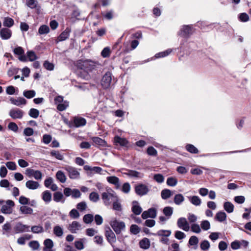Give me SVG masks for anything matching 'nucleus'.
<instances>
[{
	"instance_id": "obj_1",
	"label": "nucleus",
	"mask_w": 251,
	"mask_h": 251,
	"mask_svg": "<svg viewBox=\"0 0 251 251\" xmlns=\"http://www.w3.org/2000/svg\"><path fill=\"white\" fill-rule=\"evenodd\" d=\"M98 63L91 59H81L76 61V73L77 75L84 79H88L90 78L89 73L92 72L96 68Z\"/></svg>"
},
{
	"instance_id": "obj_2",
	"label": "nucleus",
	"mask_w": 251,
	"mask_h": 251,
	"mask_svg": "<svg viewBox=\"0 0 251 251\" xmlns=\"http://www.w3.org/2000/svg\"><path fill=\"white\" fill-rule=\"evenodd\" d=\"M192 34V28L189 25H183V27L180 29V31L178 32V34L184 38L185 39L181 41L179 49L181 50H183V45L185 42H186V39L189 37L190 35Z\"/></svg>"
},
{
	"instance_id": "obj_3",
	"label": "nucleus",
	"mask_w": 251,
	"mask_h": 251,
	"mask_svg": "<svg viewBox=\"0 0 251 251\" xmlns=\"http://www.w3.org/2000/svg\"><path fill=\"white\" fill-rule=\"evenodd\" d=\"M109 224L117 235L120 234L126 227L125 223L123 221L117 220L116 218L112 219Z\"/></svg>"
},
{
	"instance_id": "obj_4",
	"label": "nucleus",
	"mask_w": 251,
	"mask_h": 251,
	"mask_svg": "<svg viewBox=\"0 0 251 251\" xmlns=\"http://www.w3.org/2000/svg\"><path fill=\"white\" fill-rule=\"evenodd\" d=\"M108 190H110L111 192L107 191L101 194V199L105 206L110 205L112 201H113L118 197L115 192L111 189L109 188Z\"/></svg>"
},
{
	"instance_id": "obj_5",
	"label": "nucleus",
	"mask_w": 251,
	"mask_h": 251,
	"mask_svg": "<svg viewBox=\"0 0 251 251\" xmlns=\"http://www.w3.org/2000/svg\"><path fill=\"white\" fill-rule=\"evenodd\" d=\"M104 235L107 242L112 246L116 242V237L115 234L109 226L105 227Z\"/></svg>"
},
{
	"instance_id": "obj_6",
	"label": "nucleus",
	"mask_w": 251,
	"mask_h": 251,
	"mask_svg": "<svg viewBox=\"0 0 251 251\" xmlns=\"http://www.w3.org/2000/svg\"><path fill=\"white\" fill-rule=\"evenodd\" d=\"M134 190L135 193L139 196H143L147 195L150 191L148 186L143 183H138L135 185Z\"/></svg>"
},
{
	"instance_id": "obj_7",
	"label": "nucleus",
	"mask_w": 251,
	"mask_h": 251,
	"mask_svg": "<svg viewBox=\"0 0 251 251\" xmlns=\"http://www.w3.org/2000/svg\"><path fill=\"white\" fill-rule=\"evenodd\" d=\"M112 75L110 72H107L103 75L101 80V85L104 89H106L110 87L112 81Z\"/></svg>"
},
{
	"instance_id": "obj_8",
	"label": "nucleus",
	"mask_w": 251,
	"mask_h": 251,
	"mask_svg": "<svg viewBox=\"0 0 251 251\" xmlns=\"http://www.w3.org/2000/svg\"><path fill=\"white\" fill-rule=\"evenodd\" d=\"M6 204L2 206L1 208V212L4 214H11L12 212V208L15 205L14 201L8 200L6 201Z\"/></svg>"
},
{
	"instance_id": "obj_9",
	"label": "nucleus",
	"mask_w": 251,
	"mask_h": 251,
	"mask_svg": "<svg viewBox=\"0 0 251 251\" xmlns=\"http://www.w3.org/2000/svg\"><path fill=\"white\" fill-rule=\"evenodd\" d=\"M24 111L17 108L11 109L9 112V116L13 119H21L23 118Z\"/></svg>"
},
{
	"instance_id": "obj_10",
	"label": "nucleus",
	"mask_w": 251,
	"mask_h": 251,
	"mask_svg": "<svg viewBox=\"0 0 251 251\" xmlns=\"http://www.w3.org/2000/svg\"><path fill=\"white\" fill-rule=\"evenodd\" d=\"M70 10L71 12L70 16L67 17L66 19H69L71 22H75V20L79 19L78 17L80 15V11L75 5H72Z\"/></svg>"
},
{
	"instance_id": "obj_11",
	"label": "nucleus",
	"mask_w": 251,
	"mask_h": 251,
	"mask_svg": "<svg viewBox=\"0 0 251 251\" xmlns=\"http://www.w3.org/2000/svg\"><path fill=\"white\" fill-rule=\"evenodd\" d=\"M86 124V120L82 117H75L70 125L71 127H79L85 126Z\"/></svg>"
},
{
	"instance_id": "obj_12",
	"label": "nucleus",
	"mask_w": 251,
	"mask_h": 251,
	"mask_svg": "<svg viewBox=\"0 0 251 251\" xmlns=\"http://www.w3.org/2000/svg\"><path fill=\"white\" fill-rule=\"evenodd\" d=\"M177 226L185 231H188L190 226L185 218L181 217L178 219L177 221Z\"/></svg>"
},
{
	"instance_id": "obj_13",
	"label": "nucleus",
	"mask_w": 251,
	"mask_h": 251,
	"mask_svg": "<svg viewBox=\"0 0 251 251\" xmlns=\"http://www.w3.org/2000/svg\"><path fill=\"white\" fill-rule=\"evenodd\" d=\"M85 171H89L88 175L92 176L94 173L101 174L102 169L100 167H91L89 165H85L83 167Z\"/></svg>"
},
{
	"instance_id": "obj_14",
	"label": "nucleus",
	"mask_w": 251,
	"mask_h": 251,
	"mask_svg": "<svg viewBox=\"0 0 251 251\" xmlns=\"http://www.w3.org/2000/svg\"><path fill=\"white\" fill-rule=\"evenodd\" d=\"M157 211L155 208H150L146 211H144L142 214V218L147 219L148 218H154L156 216Z\"/></svg>"
},
{
	"instance_id": "obj_15",
	"label": "nucleus",
	"mask_w": 251,
	"mask_h": 251,
	"mask_svg": "<svg viewBox=\"0 0 251 251\" xmlns=\"http://www.w3.org/2000/svg\"><path fill=\"white\" fill-rule=\"evenodd\" d=\"M29 226L23 225L20 222L18 223L14 227V230L16 233H22L25 231H28Z\"/></svg>"
},
{
	"instance_id": "obj_16",
	"label": "nucleus",
	"mask_w": 251,
	"mask_h": 251,
	"mask_svg": "<svg viewBox=\"0 0 251 251\" xmlns=\"http://www.w3.org/2000/svg\"><path fill=\"white\" fill-rule=\"evenodd\" d=\"M13 52L15 54L19 55V59L22 62H26L27 60L26 56L24 54V50L21 47L15 48Z\"/></svg>"
},
{
	"instance_id": "obj_17",
	"label": "nucleus",
	"mask_w": 251,
	"mask_h": 251,
	"mask_svg": "<svg viewBox=\"0 0 251 251\" xmlns=\"http://www.w3.org/2000/svg\"><path fill=\"white\" fill-rule=\"evenodd\" d=\"M122 170L123 171H127L128 174H127V176L130 177L141 178L144 176L143 174L135 170H129L125 168H122Z\"/></svg>"
},
{
	"instance_id": "obj_18",
	"label": "nucleus",
	"mask_w": 251,
	"mask_h": 251,
	"mask_svg": "<svg viewBox=\"0 0 251 251\" xmlns=\"http://www.w3.org/2000/svg\"><path fill=\"white\" fill-rule=\"evenodd\" d=\"M11 103L17 106H21L22 105H25L26 104V100L23 97H18L17 99L11 98L10 99Z\"/></svg>"
},
{
	"instance_id": "obj_19",
	"label": "nucleus",
	"mask_w": 251,
	"mask_h": 251,
	"mask_svg": "<svg viewBox=\"0 0 251 251\" xmlns=\"http://www.w3.org/2000/svg\"><path fill=\"white\" fill-rule=\"evenodd\" d=\"M216 25H217V23H211L210 24H207L206 22L202 21H199L197 23V26H198L201 29H207V30L213 29L215 27Z\"/></svg>"
},
{
	"instance_id": "obj_20",
	"label": "nucleus",
	"mask_w": 251,
	"mask_h": 251,
	"mask_svg": "<svg viewBox=\"0 0 251 251\" xmlns=\"http://www.w3.org/2000/svg\"><path fill=\"white\" fill-rule=\"evenodd\" d=\"M11 30L7 28H2L0 31V35L3 40L9 39L11 37Z\"/></svg>"
},
{
	"instance_id": "obj_21",
	"label": "nucleus",
	"mask_w": 251,
	"mask_h": 251,
	"mask_svg": "<svg viewBox=\"0 0 251 251\" xmlns=\"http://www.w3.org/2000/svg\"><path fill=\"white\" fill-rule=\"evenodd\" d=\"M131 210L132 212L136 215H140L142 211V207L139 205L138 202L136 201L132 202Z\"/></svg>"
},
{
	"instance_id": "obj_22",
	"label": "nucleus",
	"mask_w": 251,
	"mask_h": 251,
	"mask_svg": "<svg viewBox=\"0 0 251 251\" xmlns=\"http://www.w3.org/2000/svg\"><path fill=\"white\" fill-rule=\"evenodd\" d=\"M80 228L81 225L78 222L73 221L70 224L68 229L72 233H75Z\"/></svg>"
},
{
	"instance_id": "obj_23",
	"label": "nucleus",
	"mask_w": 251,
	"mask_h": 251,
	"mask_svg": "<svg viewBox=\"0 0 251 251\" xmlns=\"http://www.w3.org/2000/svg\"><path fill=\"white\" fill-rule=\"evenodd\" d=\"M112 209L116 211H122L123 210L122 206L121 201L117 197L113 201L112 203Z\"/></svg>"
},
{
	"instance_id": "obj_24",
	"label": "nucleus",
	"mask_w": 251,
	"mask_h": 251,
	"mask_svg": "<svg viewBox=\"0 0 251 251\" xmlns=\"http://www.w3.org/2000/svg\"><path fill=\"white\" fill-rule=\"evenodd\" d=\"M114 142L116 145H119L121 146L126 147L127 145L128 142L125 138H122L119 136H116L114 137Z\"/></svg>"
},
{
	"instance_id": "obj_25",
	"label": "nucleus",
	"mask_w": 251,
	"mask_h": 251,
	"mask_svg": "<svg viewBox=\"0 0 251 251\" xmlns=\"http://www.w3.org/2000/svg\"><path fill=\"white\" fill-rule=\"evenodd\" d=\"M92 140L93 142L97 146L101 147H107L106 142L104 140L99 137H94L92 138Z\"/></svg>"
},
{
	"instance_id": "obj_26",
	"label": "nucleus",
	"mask_w": 251,
	"mask_h": 251,
	"mask_svg": "<svg viewBox=\"0 0 251 251\" xmlns=\"http://www.w3.org/2000/svg\"><path fill=\"white\" fill-rule=\"evenodd\" d=\"M25 186L29 189L35 190L39 187L40 184L37 181L28 180L25 183Z\"/></svg>"
},
{
	"instance_id": "obj_27",
	"label": "nucleus",
	"mask_w": 251,
	"mask_h": 251,
	"mask_svg": "<svg viewBox=\"0 0 251 251\" xmlns=\"http://www.w3.org/2000/svg\"><path fill=\"white\" fill-rule=\"evenodd\" d=\"M151 245L150 241L147 238H144L139 242V246L141 249H148Z\"/></svg>"
},
{
	"instance_id": "obj_28",
	"label": "nucleus",
	"mask_w": 251,
	"mask_h": 251,
	"mask_svg": "<svg viewBox=\"0 0 251 251\" xmlns=\"http://www.w3.org/2000/svg\"><path fill=\"white\" fill-rule=\"evenodd\" d=\"M107 181L112 184H114L116 186L117 188L119 187L120 186V180L118 177L115 176H108L106 178Z\"/></svg>"
},
{
	"instance_id": "obj_29",
	"label": "nucleus",
	"mask_w": 251,
	"mask_h": 251,
	"mask_svg": "<svg viewBox=\"0 0 251 251\" xmlns=\"http://www.w3.org/2000/svg\"><path fill=\"white\" fill-rule=\"evenodd\" d=\"M189 201L195 206H199L201 203V199L197 196L188 197Z\"/></svg>"
},
{
	"instance_id": "obj_30",
	"label": "nucleus",
	"mask_w": 251,
	"mask_h": 251,
	"mask_svg": "<svg viewBox=\"0 0 251 251\" xmlns=\"http://www.w3.org/2000/svg\"><path fill=\"white\" fill-rule=\"evenodd\" d=\"M171 231L170 230H159L156 233H151L154 236H162L168 237L170 236Z\"/></svg>"
},
{
	"instance_id": "obj_31",
	"label": "nucleus",
	"mask_w": 251,
	"mask_h": 251,
	"mask_svg": "<svg viewBox=\"0 0 251 251\" xmlns=\"http://www.w3.org/2000/svg\"><path fill=\"white\" fill-rule=\"evenodd\" d=\"M226 214L224 211L218 212L215 217V219L220 222H223L226 220Z\"/></svg>"
},
{
	"instance_id": "obj_32",
	"label": "nucleus",
	"mask_w": 251,
	"mask_h": 251,
	"mask_svg": "<svg viewBox=\"0 0 251 251\" xmlns=\"http://www.w3.org/2000/svg\"><path fill=\"white\" fill-rule=\"evenodd\" d=\"M69 176L71 178L75 179L79 177V172L75 168H70L68 170Z\"/></svg>"
},
{
	"instance_id": "obj_33",
	"label": "nucleus",
	"mask_w": 251,
	"mask_h": 251,
	"mask_svg": "<svg viewBox=\"0 0 251 251\" xmlns=\"http://www.w3.org/2000/svg\"><path fill=\"white\" fill-rule=\"evenodd\" d=\"M184 201V197L181 194H176L174 199V202L176 204L179 205Z\"/></svg>"
},
{
	"instance_id": "obj_34",
	"label": "nucleus",
	"mask_w": 251,
	"mask_h": 251,
	"mask_svg": "<svg viewBox=\"0 0 251 251\" xmlns=\"http://www.w3.org/2000/svg\"><path fill=\"white\" fill-rule=\"evenodd\" d=\"M173 195L172 192L168 189H165L162 190L161 196L162 199L167 200Z\"/></svg>"
},
{
	"instance_id": "obj_35",
	"label": "nucleus",
	"mask_w": 251,
	"mask_h": 251,
	"mask_svg": "<svg viewBox=\"0 0 251 251\" xmlns=\"http://www.w3.org/2000/svg\"><path fill=\"white\" fill-rule=\"evenodd\" d=\"M234 205L230 202L226 201L224 204V209L228 213H232L234 210Z\"/></svg>"
},
{
	"instance_id": "obj_36",
	"label": "nucleus",
	"mask_w": 251,
	"mask_h": 251,
	"mask_svg": "<svg viewBox=\"0 0 251 251\" xmlns=\"http://www.w3.org/2000/svg\"><path fill=\"white\" fill-rule=\"evenodd\" d=\"M42 199L46 202H50L51 199V193L48 190L44 191L42 193Z\"/></svg>"
},
{
	"instance_id": "obj_37",
	"label": "nucleus",
	"mask_w": 251,
	"mask_h": 251,
	"mask_svg": "<svg viewBox=\"0 0 251 251\" xmlns=\"http://www.w3.org/2000/svg\"><path fill=\"white\" fill-rule=\"evenodd\" d=\"M163 213L169 219L173 214V208L171 206H166L163 208Z\"/></svg>"
},
{
	"instance_id": "obj_38",
	"label": "nucleus",
	"mask_w": 251,
	"mask_h": 251,
	"mask_svg": "<svg viewBox=\"0 0 251 251\" xmlns=\"http://www.w3.org/2000/svg\"><path fill=\"white\" fill-rule=\"evenodd\" d=\"M50 32L49 27L45 25H42L38 29V33L40 35L47 34Z\"/></svg>"
},
{
	"instance_id": "obj_39",
	"label": "nucleus",
	"mask_w": 251,
	"mask_h": 251,
	"mask_svg": "<svg viewBox=\"0 0 251 251\" xmlns=\"http://www.w3.org/2000/svg\"><path fill=\"white\" fill-rule=\"evenodd\" d=\"M20 212L24 214H31L33 212V209L27 206H22L20 208Z\"/></svg>"
},
{
	"instance_id": "obj_40",
	"label": "nucleus",
	"mask_w": 251,
	"mask_h": 251,
	"mask_svg": "<svg viewBox=\"0 0 251 251\" xmlns=\"http://www.w3.org/2000/svg\"><path fill=\"white\" fill-rule=\"evenodd\" d=\"M186 150L191 153L196 154L199 152V150L192 144H187L185 147Z\"/></svg>"
},
{
	"instance_id": "obj_41",
	"label": "nucleus",
	"mask_w": 251,
	"mask_h": 251,
	"mask_svg": "<svg viewBox=\"0 0 251 251\" xmlns=\"http://www.w3.org/2000/svg\"><path fill=\"white\" fill-rule=\"evenodd\" d=\"M23 95L27 99H31L36 95V92L33 90H25L23 92Z\"/></svg>"
},
{
	"instance_id": "obj_42",
	"label": "nucleus",
	"mask_w": 251,
	"mask_h": 251,
	"mask_svg": "<svg viewBox=\"0 0 251 251\" xmlns=\"http://www.w3.org/2000/svg\"><path fill=\"white\" fill-rule=\"evenodd\" d=\"M172 51V49H169L164 51L160 52L159 53H156L155 55V57L156 58H159L167 56L169 54L171 53Z\"/></svg>"
},
{
	"instance_id": "obj_43",
	"label": "nucleus",
	"mask_w": 251,
	"mask_h": 251,
	"mask_svg": "<svg viewBox=\"0 0 251 251\" xmlns=\"http://www.w3.org/2000/svg\"><path fill=\"white\" fill-rule=\"evenodd\" d=\"M94 220V216L91 214H85L83 217V222L87 224H91Z\"/></svg>"
},
{
	"instance_id": "obj_44",
	"label": "nucleus",
	"mask_w": 251,
	"mask_h": 251,
	"mask_svg": "<svg viewBox=\"0 0 251 251\" xmlns=\"http://www.w3.org/2000/svg\"><path fill=\"white\" fill-rule=\"evenodd\" d=\"M89 198L91 201L97 202L100 200V196L97 193L93 192L90 194Z\"/></svg>"
},
{
	"instance_id": "obj_45",
	"label": "nucleus",
	"mask_w": 251,
	"mask_h": 251,
	"mask_svg": "<svg viewBox=\"0 0 251 251\" xmlns=\"http://www.w3.org/2000/svg\"><path fill=\"white\" fill-rule=\"evenodd\" d=\"M14 24V20L9 17H5L4 19L3 25L4 26L10 27Z\"/></svg>"
},
{
	"instance_id": "obj_46",
	"label": "nucleus",
	"mask_w": 251,
	"mask_h": 251,
	"mask_svg": "<svg viewBox=\"0 0 251 251\" xmlns=\"http://www.w3.org/2000/svg\"><path fill=\"white\" fill-rule=\"evenodd\" d=\"M26 58H28L30 61H35L37 58L36 53L32 50L28 51L26 52Z\"/></svg>"
},
{
	"instance_id": "obj_47",
	"label": "nucleus",
	"mask_w": 251,
	"mask_h": 251,
	"mask_svg": "<svg viewBox=\"0 0 251 251\" xmlns=\"http://www.w3.org/2000/svg\"><path fill=\"white\" fill-rule=\"evenodd\" d=\"M166 183L169 186L174 187L177 184V180L175 177H169L167 179Z\"/></svg>"
},
{
	"instance_id": "obj_48",
	"label": "nucleus",
	"mask_w": 251,
	"mask_h": 251,
	"mask_svg": "<svg viewBox=\"0 0 251 251\" xmlns=\"http://www.w3.org/2000/svg\"><path fill=\"white\" fill-rule=\"evenodd\" d=\"M30 117L33 118H37L39 115V111L35 108H31L28 112Z\"/></svg>"
},
{
	"instance_id": "obj_49",
	"label": "nucleus",
	"mask_w": 251,
	"mask_h": 251,
	"mask_svg": "<svg viewBox=\"0 0 251 251\" xmlns=\"http://www.w3.org/2000/svg\"><path fill=\"white\" fill-rule=\"evenodd\" d=\"M147 153L149 155L156 156L157 155V151L152 146L148 148L147 150Z\"/></svg>"
},
{
	"instance_id": "obj_50",
	"label": "nucleus",
	"mask_w": 251,
	"mask_h": 251,
	"mask_svg": "<svg viewBox=\"0 0 251 251\" xmlns=\"http://www.w3.org/2000/svg\"><path fill=\"white\" fill-rule=\"evenodd\" d=\"M201 227L203 230H207L210 228V222L207 220H203L201 223Z\"/></svg>"
},
{
	"instance_id": "obj_51",
	"label": "nucleus",
	"mask_w": 251,
	"mask_h": 251,
	"mask_svg": "<svg viewBox=\"0 0 251 251\" xmlns=\"http://www.w3.org/2000/svg\"><path fill=\"white\" fill-rule=\"evenodd\" d=\"M199 243L198 238L196 236H192L188 241L190 246H197Z\"/></svg>"
},
{
	"instance_id": "obj_52",
	"label": "nucleus",
	"mask_w": 251,
	"mask_h": 251,
	"mask_svg": "<svg viewBox=\"0 0 251 251\" xmlns=\"http://www.w3.org/2000/svg\"><path fill=\"white\" fill-rule=\"evenodd\" d=\"M130 231L132 234L137 235L140 232V228L136 225H132L130 227Z\"/></svg>"
},
{
	"instance_id": "obj_53",
	"label": "nucleus",
	"mask_w": 251,
	"mask_h": 251,
	"mask_svg": "<svg viewBox=\"0 0 251 251\" xmlns=\"http://www.w3.org/2000/svg\"><path fill=\"white\" fill-rule=\"evenodd\" d=\"M200 248L203 251H207L210 248L209 242L206 240L202 241L200 244Z\"/></svg>"
},
{
	"instance_id": "obj_54",
	"label": "nucleus",
	"mask_w": 251,
	"mask_h": 251,
	"mask_svg": "<svg viewBox=\"0 0 251 251\" xmlns=\"http://www.w3.org/2000/svg\"><path fill=\"white\" fill-rule=\"evenodd\" d=\"M28 245L33 251L37 250L40 247L39 243L37 241H30Z\"/></svg>"
},
{
	"instance_id": "obj_55",
	"label": "nucleus",
	"mask_w": 251,
	"mask_h": 251,
	"mask_svg": "<svg viewBox=\"0 0 251 251\" xmlns=\"http://www.w3.org/2000/svg\"><path fill=\"white\" fill-rule=\"evenodd\" d=\"M191 230L194 233H199L201 231L200 226L197 224H193L191 226Z\"/></svg>"
},
{
	"instance_id": "obj_56",
	"label": "nucleus",
	"mask_w": 251,
	"mask_h": 251,
	"mask_svg": "<svg viewBox=\"0 0 251 251\" xmlns=\"http://www.w3.org/2000/svg\"><path fill=\"white\" fill-rule=\"evenodd\" d=\"M75 248L81 250L84 248V244L82 239H80L79 240L75 242Z\"/></svg>"
},
{
	"instance_id": "obj_57",
	"label": "nucleus",
	"mask_w": 251,
	"mask_h": 251,
	"mask_svg": "<svg viewBox=\"0 0 251 251\" xmlns=\"http://www.w3.org/2000/svg\"><path fill=\"white\" fill-rule=\"evenodd\" d=\"M110 54V49L109 47H107L104 48L101 52V55L103 58L108 57Z\"/></svg>"
},
{
	"instance_id": "obj_58",
	"label": "nucleus",
	"mask_w": 251,
	"mask_h": 251,
	"mask_svg": "<svg viewBox=\"0 0 251 251\" xmlns=\"http://www.w3.org/2000/svg\"><path fill=\"white\" fill-rule=\"evenodd\" d=\"M31 231L34 233H40L43 231V228L40 226H33L31 228Z\"/></svg>"
},
{
	"instance_id": "obj_59",
	"label": "nucleus",
	"mask_w": 251,
	"mask_h": 251,
	"mask_svg": "<svg viewBox=\"0 0 251 251\" xmlns=\"http://www.w3.org/2000/svg\"><path fill=\"white\" fill-rule=\"evenodd\" d=\"M95 223L97 226L101 225L103 223V218L99 214L95 215L94 217Z\"/></svg>"
},
{
	"instance_id": "obj_60",
	"label": "nucleus",
	"mask_w": 251,
	"mask_h": 251,
	"mask_svg": "<svg viewBox=\"0 0 251 251\" xmlns=\"http://www.w3.org/2000/svg\"><path fill=\"white\" fill-rule=\"evenodd\" d=\"M175 237L178 240H182L185 238L186 235L184 232L177 230L175 232Z\"/></svg>"
},
{
	"instance_id": "obj_61",
	"label": "nucleus",
	"mask_w": 251,
	"mask_h": 251,
	"mask_svg": "<svg viewBox=\"0 0 251 251\" xmlns=\"http://www.w3.org/2000/svg\"><path fill=\"white\" fill-rule=\"evenodd\" d=\"M231 248L232 250H236L241 248L240 242L239 240H235L231 243Z\"/></svg>"
},
{
	"instance_id": "obj_62",
	"label": "nucleus",
	"mask_w": 251,
	"mask_h": 251,
	"mask_svg": "<svg viewBox=\"0 0 251 251\" xmlns=\"http://www.w3.org/2000/svg\"><path fill=\"white\" fill-rule=\"evenodd\" d=\"M76 208L80 211L85 210L87 208V204L85 201L79 202L76 205Z\"/></svg>"
},
{
	"instance_id": "obj_63",
	"label": "nucleus",
	"mask_w": 251,
	"mask_h": 251,
	"mask_svg": "<svg viewBox=\"0 0 251 251\" xmlns=\"http://www.w3.org/2000/svg\"><path fill=\"white\" fill-rule=\"evenodd\" d=\"M53 232L57 236H61L63 234V230L59 226H55L53 229Z\"/></svg>"
},
{
	"instance_id": "obj_64",
	"label": "nucleus",
	"mask_w": 251,
	"mask_h": 251,
	"mask_svg": "<svg viewBox=\"0 0 251 251\" xmlns=\"http://www.w3.org/2000/svg\"><path fill=\"white\" fill-rule=\"evenodd\" d=\"M130 185L128 182L124 183L122 186V191L125 193H128L130 190Z\"/></svg>"
}]
</instances>
